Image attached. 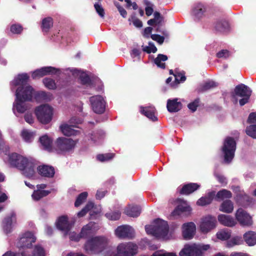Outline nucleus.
<instances>
[{
    "label": "nucleus",
    "instance_id": "nucleus-1",
    "mask_svg": "<svg viewBox=\"0 0 256 256\" xmlns=\"http://www.w3.org/2000/svg\"><path fill=\"white\" fill-rule=\"evenodd\" d=\"M28 76L26 74H18L11 82L12 86H19L16 92V100L13 104V110L24 113L28 108L26 101L30 100L34 94V90L28 83Z\"/></svg>",
    "mask_w": 256,
    "mask_h": 256
},
{
    "label": "nucleus",
    "instance_id": "nucleus-2",
    "mask_svg": "<svg viewBox=\"0 0 256 256\" xmlns=\"http://www.w3.org/2000/svg\"><path fill=\"white\" fill-rule=\"evenodd\" d=\"M8 162L12 166L16 167L22 172L26 177L34 178L35 164L34 162L17 154L14 153L8 156Z\"/></svg>",
    "mask_w": 256,
    "mask_h": 256
},
{
    "label": "nucleus",
    "instance_id": "nucleus-3",
    "mask_svg": "<svg viewBox=\"0 0 256 256\" xmlns=\"http://www.w3.org/2000/svg\"><path fill=\"white\" fill-rule=\"evenodd\" d=\"M108 238L104 236H96L88 239L84 246V249L88 254H99L107 247Z\"/></svg>",
    "mask_w": 256,
    "mask_h": 256
},
{
    "label": "nucleus",
    "instance_id": "nucleus-4",
    "mask_svg": "<svg viewBox=\"0 0 256 256\" xmlns=\"http://www.w3.org/2000/svg\"><path fill=\"white\" fill-rule=\"evenodd\" d=\"M145 230L148 234L156 238H168V226L167 222L162 220H154L152 224L145 226Z\"/></svg>",
    "mask_w": 256,
    "mask_h": 256
},
{
    "label": "nucleus",
    "instance_id": "nucleus-5",
    "mask_svg": "<svg viewBox=\"0 0 256 256\" xmlns=\"http://www.w3.org/2000/svg\"><path fill=\"white\" fill-rule=\"evenodd\" d=\"M236 150V141L231 137H226L222 148V152L225 163L229 164L232 162L234 158Z\"/></svg>",
    "mask_w": 256,
    "mask_h": 256
},
{
    "label": "nucleus",
    "instance_id": "nucleus-6",
    "mask_svg": "<svg viewBox=\"0 0 256 256\" xmlns=\"http://www.w3.org/2000/svg\"><path fill=\"white\" fill-rule=\"evenodd\" d=\"M210 248L209 244H186L180 252V256H202L204 252Z\"/></svg>",
    "mask_w": 256,
    "mask_h": 256
},
{
    "label": "nucleus",
    "instance_id": "nucleus-7",
    "mask_svg": "<svg viewBox=\"0 0 256 256\" xmlns=\"http://www.w3.org/2000/svg\"><path fill=\"white\" fill-rule=\"evenodd\" d=\"M35 114L38 120L40 122L48 124L52 119V108L48 104L41 105L36 108Z\"/></svg>",
    "mask_w": 256,
    "mask_h": 256
},
{
    "label": "nucleus",
    "instance_id": "nucleus-8",
    "mask_svg": "<svg viewBox=\"0 0 256 256\" xmlns=\"http://www.w3.org/2000/svg\"><path fill=\"white\" fill-rule=\"evenodd\" d=\"M76 144V142L70 138H58L56 142V146L58 150L62 152L72 151Z\"/></svg>",
    "mask_w": 256,
    "mask_h": 256
},
{
    "label": "nucleus",
    "instance_id": "nucleus-9",
    "mask_svg": "<svg viewBox=\"0 0 256 256\" xmlns=\"http://www.w3.org/2000/svg\"><path fill=\"white\" fill-rule=\"evenodd\" d=\"M216 220L214 216L208 215L201 218L199 228L201 232L207 234L216 226Z\"/></svg>",
    "mask_w": 256,
    "mask_h": 256
},
{
    "label": "nucleus",
    "instance_id": "nucleus-10",
    "mask_svg": "<svg viewBox=\"0 0 256 256\" xmlns=\"http://www.w3.org/2000/svg\"><path fill=\"white\" fill-rule=\"evenodd\" d=\"M234 93L236 96L242 98L239 100V102L240 104L242 106L248 102L252 94V90L248 86L240 84L236 87Z\"/></svg>",
    "mask_w": 256,
    "mask_h": 256
},
{
    "label": "nucleus",
    "instance_id": "nucleus-11",
    "mask_svg": "<svg viewBox=\"0 0 256 256\" xmlns=\"http://www.w3.org/2000/svg\"><path fill=\"white\" fill-rule=\"evenodd\" d=\"M235 216L237 221L242 226H250L253 224L252 216L242 208L236 210Z\"/></svg>",
    "mask_w": 256,
    "mask_h": 256
},
{
    "label": "nucleus",
    "instance_id": "nucleus-12",
    "mask_svg": "<svg viewBox=\"0 0 256 256\" xmlns=\"http://www.w3.org/2000/svg\"><path fill=\"white\" fill-rule=\"evenodd\" d=\"M36 238L33 233L30 232H24L20 236L18 242L17 243L18 246L20 248H25L24 250L32 248L30 246L32 243L34 242Z\"/></svg>",
    "mask_w": 256,
    "mask_h": 256
},
{
    "label": "nucleus",
    "instance_id": "nucleus-13",
    "mask_svg": "<svg viewBox=\"0 0 256 256\" xmlns=\"http://www.w3.org/2000/svg\"><path fill=\"white\" fill-rule=\"evenodd\" d=\"M90 101L93 111L96 114H102L105 110L106 102L100 96H95L90 98Z\"/></svg>",
    "mask_w": 256,
    "mask_h": 256
},
{
    "label": "nucleus",
    "instance_id": "nucleus-14",
    "mask_svg": "<svg viewBox=\"0 0 256 256\" xmlns=\"http://www.w3.org/2000/svg\"><path fill=\"white\" fill-rule=\"evenodd\" d=\"M116 236L121 239L132 238L134 236V229L128 225L118 226L115 230Z\"/></svg>",
    "mask_w": 256,
    "mask_h": 256
},
{
    "label": "nucleus",
    "instance_id": "nucleus-15",
    "mask_svg": "<svg viewBox=\"0 0 256 256\" xmlns=\"http://www.w3.org/2000/svg\"><path fill=\"white\" fill-rule=\"evenodd\" d=\"M182 236L186 240L192 239L196 232V226L193 222L184 224L182 227Z\"/></svg>",
    "mask_w": 256,
    "mask_h": 256
},
{
    "label": "nucleus",
    "instance_id": "nucleus-16",
    "mask_svg": "<svg viewBox=\"0 0 256 256\" xmlns=\"http://www.w3.org/2000/svg\"><path fill=\"white\" fill-rule=\"evenodd\" d=\"M60 72V70L52 66H44L37 69L32 72V78L36 79L48 74H55Z\"/></svg>",
    "mask_w": 256,
    "mask_h": 256
},
{
    "label": "nucleus",
    "instance_id": "nucleus-17",
    "mask_svg": "<svg viewBox=\"0 0 256 256\" xmlns=\"http://www.w3.org/2000/svg\"><path fill=\"white\" fill-rule=\"evenodd\" d=\"M206 12V6L201 3H197L192 6L191 12L194 20L198 21L204 17Z\"/></svg>",
    "mask_w": 256,
    "mask_h": 256
},
{
    "label": "nucleus",
    "instance_id": "nucleus-18",
    "mask_svg": "<svg viewBox=\"0 0 256 256\" xmlns=\"http://www.w3.org/2000/svg\"><path fill=\"white\" fill-rule=\"evenodd\" d=\"M178 200L180 202V204L172 212V216H180L183 213L190 214L192 208L186 202L180 199H178Z\"/></svg>",
    "mask_w": 256,
    "mask_h": 256
},
{
    "label": "nucleus",
    "instance_id": "nucleus-19",
    "mask_svg": "<svg viewBox=\"0 0 256 256\" xmlns=\"http://www.w3.org/2000/svg\"><path fill=\"white\" fill-rule=\"evenodd\" d=\"M90 212V214L92 218L94 216V214H97L100 212V208L94 206V204L92 202H89L86 206L77 214L78 218H81L84 216L87 212Z\"/></svg>",
    "mask_w": 256,
    "mask_h": 256
},
{
    "label": "nucleus",
    "instance_id": "nucleus-20",
    "mask_svg": "<svg viewBox=\"0 0 256 256\" xmlns=\"http://www.w3.org/2000/svg\"><path fill=\"white\" fill-rule=\"evenodd\" d=\"M16 224V216L14 213H12L10 216L6 217L2 222L4 232L6 234L10 232Z\"/></svg>",
    "mask_w": 256,
    "mask_h": 256
},
{
    "label": "nucleus",
    "instance_id": "nucleus-21",
    "mask_svg": "<svg viewBox=\"0 0 256 256\" xmlns=\"http://www.w3.org/2000/svg\"><path fill=\"white\" fill-rule=\"evenodd\" d=\"M21 256H45L44 249L40 246L37 245L32 248L23 250L21 252Z\"/></svg>",
    "mask_w": 256,
    "mask_h": 256
},
{
    "label": "nucleus",
    "instance_id": "nucleus-22",
    "mask_svg": "<svg viewBox=\"0 0 256 256\" xmlns=\"http://www.w3.org/2000/svg\"><path fill=\"white\" fill-rule=\"evenodd\" d=\"M96 227V224L94 222H90L84 226L80 231V236L81 238H87L97 230Z\"/></svg>",
    "mask_w": 256,
    "mask_h": 256
},
{
    "label": "nucleus",
    "instance_id": "nucleus-23",
    "mask_svg": "<svg viewBox=\"0 0 256 256\" xmlns=\"http://www.w3.org/2000/svg\"><path fill=\"white\" fill-rule=\"evenodd\" d=\"M56 226L58 230L65 232L66 234H67L72 226L66 216L60 217L56 222Z\"/></svg>",
    "mask_w": 256,
    "mask_h": 256
},
{
    "label": "nucleus",
    "instance_id": "nucleus-24",
    "mask_svg": "<svg viewBox=\"0 0 256 256\" xmlns=\"http://www.w3.org/2000/svg\"><path fill=\"white\" fill-rule=\"evenodd\" d=\"M140 111L142 114L146 116L148 118L153 122L157 120L158 118L156 116V109L154 107L150 106H140Z\"/></svg>",
    "mask_w": 256,
    "mask_h": 256
},
{
    "label": "nucleus",
    "instance_id": "nucleus-25",
    "mask_svg": "<svg viewBox=\"0 0 256 256\" xmlns=\"http://www.w3.org/2000/svg\"><path fill=\"white\" fill-rule=\"evenodd\" d=\"M72 72L74 76L78 78L82 84L91 86L90 80L86 72L76 69L73 70Z\"/></svg>",
    "mask_w": 256,
    "mask_h": 256
},
{
    "label": "nucleus",
    "instance_id": "nucleus-26",
    "mask_svg": "<svg viewBox=\"0 0 256 256\" xmlns=\"http://www.w3.org/2000/svg\"><path fill=\"white\" fill-rule=\"evenodd\" d=\"M218 220L222 225L226 226H234L236 224V222L231 216L224 214L218 216Z\"/></svg>",
    "mask_w": 256,
    "mask_h": 256
},
{
    "label": "nucleus",
    "instance_id": "nucleus-27",
    "mask_svg": "<svg viewBox=\"0 0 256 256\" xmlns=\"http://www.w3.org/2000/svg\"><path fill=\"white\" fill-rule=\"evenodd\" d=\"M40 175L44 177L52 178L54 176V170L53 167L47 165H42L38 168Z\"/></svg>",
    "mask_w": 256,
    "mask_h": 256
},
{
    "label": "nucleus",
    "instance_id": "nucleus-28",
    "mask_svg": "<svg viewBox=\"0 0 256 256\" xmlns=\"http://www.w3.org/2000/svg\"><path fill=\"white\" fill-rule=\"evenodd\" d=\"M182 104L178 101V98L168 100L167 101L166 108L170 112H177L182 108Z\"/></svg>",
    "mask_w": 256,
    "mask_h": 256
},
{
    "label": "nucleus",
    "instance_id": "nucleus-29",
    "mask_svg": "<svg viewBox=\"0 0 256 256\" xmlns=\"http://www.w3.org/2000/svg\"><path fill=\"white\" fill-rule=\"evenodd\" d=\"M60 128L62 134L67 136H76L80 133L79 130L74 129V126L72 125L62 124Z\"/></svg>",
    "mask_w": 256,
    "mask_h": 256
},
{
    "label": "nucleus",
    "instance_id": "nucleus-30",
    "mask_svg": "<svg viewBox=\"0 0 256 256\" xmlns=\"http://www.w3.org/2000/svg\"><path fill=\"white\" fill-rule=\"evenodd\" d=\"M215 196V192L212 191L208 193L205 196L202 197L197 201V204L199 206H204L210 204Z\"/></svg>",
    "mask_w": 256,
    "mask_h": 256
},
{
    "label": "nucleus",
    "instance_id": "nucleus-31",
    "mask_svg": "<svg viewBox=\"0 0 256 256\" xmlns=\"http://www.w3.org/2000/svg\"><path fill=\"white\" fill-rule=\"evenodd\" d=\"M244 238L246 244L249 246H254L256 244V232L253 231H248L244 234Z\"/></svg>",
    "mask_w": 256,
    "mask_h": 256
},
{
    "label": "nucleus",
    "instance_id": "nucleus-32",
    "mask_svg": "<svg viewBox=\"0 0 256 256\" xmlns=\"http://www.w3.org/2000/svg\"><path fill=\"white\" fill-rule=\"evenodd\" d=\"M200 187V186L196 183H190L183 186L180 192L183 194H189Z\"/></svg>",
    "mask_w": 256,
    "mask_h": 256
},
{
    "label": "nucleus",
    "instance_id": "nucleus-33",
    "mask_svg": "<svg viewBox=\"0 0 256 256\" xmlns=\"http://www.w3.org/2000/svg\"><path fill=\"white\" fill-rule=\"evenodd\" d=\"M141 212L140 208L139 206H128L125 210V214L131 217L138 216Z\"/></svg>",
    "mask_w": 256,
    "mask_h": 256
},
{
    "label": "nucleus",
    "instance_id": "nucleus-34",
    "mask_svg": "<svg viewBox=\"0 0 256 256\" xmlns=\"http://www.w3.org/2000/svg\"><path fill=\"white\" fill-rule=\"evenodd\" d=\"M36 98L39 101L49 102L53 99V96L50 92L41 91L36 94Z\"/></svg>",
    "mask_w": 256,
    "mask_h": 256
},
{
    "label": "nucleus",
    "instance_id": "nucleus-35",
    "mask_svg": "<svg viewBox=\"0 0 256 256\" xmlns=\"http://www.w3.org/2000/svg\"><path fill=\"white\" fill-rule=\"evenodd\" d=\"M53 19L51 17H47L42 19L41 28L44 32H47L53 26Z\"/></svg>",
    "mask_w": 256,
    "mask_h": 256
},
{
    "label": "nucleus",
    "instance_id": "nucleus-36",
    "mask_svg": "<svg viewBox=\"0 0 256 256\" xmlns=\"http://www.w3.org/2000/svg\"><path fill=\"white\" fill-rule=\"evenodd\" d=\"M234 210V205L230 200H226L221 204L220 210L226 213H231Z\"/></svg>",
    "mask_w": 256,
    "mask_h": 256
},
{
    "label": "nucleus",
    "instance_id": "nucleus-37",
    "mask_svg": "<svg viewBox=\"0 0 256 256\" xmlns=\"http://www.w3.org/2000/svg\"><path fill=\"white\" fill-rule=\"evenodd\" d=\"M168 60V56L162 54H158L154 59V62L160 68H165V62Z\"/></svg>",
    "mask_w": 256,
    "mask_h": 256
},
{
    "label": "nucleus",
    "instance_id": "nucleus-38",
    "mask_svg": "<svg viewBox=\"0 0 256 256\" xmlns=\"http://www.w3.org/2000/svg\"><path fill=\"white\" fill-rule=\"evenodd\" d=\"M214 28L217 31L226 32L228 30L229 24L226 20H218L216 23Z\"/></svg>",
    "mask_w": 256,
    "mask_h": 256
},
{
    "label": "nucleus",
    "instance_id": "nucleus-39",
    "mask_svg": "<svg viewBox=\"0 0 256 256\" xmlns=\"http://www.w3.org/2000/svg\"><path fill=\"white\" fill-rule=\"evenodd\" d=\"M104 136V132L102 130H98L92 134L91 139L94 142L99 144L103 140Z\"/></svg>",
    "mask_w": 256,
    "mask_h": 256
},
{
    "label": "nucleus",
    "instance_id": "nucleus-40",
    "mask_svg": "<svg viewBox=\"0 0 256 256\" xmlns=\"http://www.w3.org/2000/svg\"><path fill=\"white\" fill-rule=\"evenodd\" d=\"M50 193V191L46 190H36L32 194V198L35 200H38L43 197L46 196Z\"/></svg>",
    "mask_w": 256,
    "mask_h": 256
},
{
    "label": "nucleus",
    "instance_id": "nucleus-41",
    "mask_svg": "<svg viewBox=\"0 0 256 256\" xmlns=\"http://www.w3.org/2000/svg\"><path fill=\"white\" fill-rule=\"evenodd\" d=\"M230 230L228 229L220 230L216 234V238L222 240H228L230 237Z\"/></svg>",
    "mask_w": 256,
    "mask_h": 256
},
{
    "label": "nucleus",
    "instance_id": "nucleus-42",
    "mask_svg": "<svg viewBox=\"0 0 256 256\" xmlns=\"http://www.w3.org/2000/svg\"><path fill=\"white\" fill-rule=\"evenodd\" d=\"M40 142L44 148L49 150L52 146V140L47 135H44L40 138Z\"/></svg>",
    "mask_w": 256,
    "mask_h": 256
},
{
    "label": "nucleus",
    "instance_id": "nucleus-43",
    "mask_svg": "<svg viewBox=\"0 0 256 256\" xmlns=\"http://www.w3.org/2000/svg\"><path fill=\"white\" fill-rule=\"evenodd\" d=\"M232 196V192L226 190L224 189L219 191L216 196V200H220L224 198H230Z\"/></svg>",
    "mask_w": 256,
    "mask_h": 256
},
{
    "label": "nucleus",
    "instance_id": "nucleus-44",
    "mask_svg": "<svg viewBox=\"0 0 256 256\" xmlns=\"http://www.w3.org/2000/svg\"><path fill=\"white\" fill-rule=\"evenodd\" d=\"M22 136L24 140L28 142H31L34 138V133L28 130H24L22 132Z\"/></svg>",
    "mask_w": 256,
    "mask_h": 256
},
{
    "label": "nucleus",
    "instance_id": "nucleus-45",
    "mask_svg": "<svg viewBox=\"0 0 256 256\" xmlns=\"http://www.w3.org/2000/svg\"><path fill=\"white\" fill-rule=\"evenodd\" d=\"M242 238L238 236H236L232 238L226 242L227 247H232L236 245H238L242 244Z\"/></svg>",
    "mask_w": 256,
    "mask_h": 256
},
{
    "label": "nucleus",
    "instance_id": "nucleus-46",
    "mask_svg": "<svg viewBox=\"0 0 256 256\" xmlns=\"http://www.w3.org/2000/svg\"><path fill=\"white\" fill-rule=\"evenodd\" d=\"M42 82L44 86L49 90H55L56 88L55 81L50 78H44Z\"/></svg>",
    "mask_w": 256,
    "mask_h": 256
},
{
    "label": "nucleus",
    "instance_id": "nucleus-47",
    "mask_svg": "<svg viewBox=\"0 0 256 256\" xmlns=\"http://www.w3.org/2000/svg\"><path fill=\"white\" fill-rule=\"evenodd\" d=\"M88 195V192H86L80 194L77 197L76 200L75 202V206L78 207L80 206L86 199Z\"/></svg>",
    "mask_w": 256,
    "mask_h": 256
},
{
    "label": "nucleus",
    "instance_id": "nucleus-48",
    "mask_svg": "<svg viewBox=\"0 0 256 256\" xmlns=\"http://www.w3.org/2000/svg\"><path fill=\"white\" fill-rule=\"evenodd\" d=\"M246 132L248 136L256 139V125L252 124L247 126L246 129Z\"/></svg>",
    "mask_w": 256,
    "mask_h": 256
},
{
    "label": "nucleus",
    "instance_id": "nucleus-49",
    "mask_svg": "<svg viewBox=\"0 0 256 256\" xmlns=\"http://www.w3.org/2000/svg\"><path fill=\"white\" fill-rule=\"evenodd\" d=\"M121 213L118 210L106 214L105 216L110 220H116L120 218Z\"/></svg>",
    "mask_w": 256,
    "mask_h": 256
},
{
    "label": "nucleus",
    "instance_id": "nucleus-50",
    "mask_svg": "<svg viewBox=\"0 0 256 256\" xmlns=\"http://www.w3.org/2000/svg\"><path fill=\"white\" fill-rule=\"evenodd\" d=\"M114 156L113 154H100L96 156V158L100 162H104L111 160Z\"/></svg>",
    "mask_w": 256,
    "mask_h": 256
},
{
    "label": "nucleus",
    "instance_id": "nucleus-51",
    "mask_svg": "<svg viewBox=\"0 0 256 256\" xmlns=\"http://www.w3.org/2000/svg\"><path fill=\"white\" fill-rule=\"evenodd\" d=\"M184 74H185L183 71L182 72H178L177 71H176L174 74L175 78V80L178 83L184 82L186 80Z\"/></svg>",
    "mask_w": 256,
    "mask_h": 256
},
{
    "label": "nucleus",
    "instance_id": "nucleus-52",
    "mask_svg": "<svg viewBox=\"0 0 256 256\" xmlns=\"http://www.w3.org/2000/svg\"><path fill=\"white\" fill-rule=\"evenodd\" d=\"M142 50L148 54L155 53L157 51V48L152 42H149L148 46H144Z\"/></svg>",
    "mask_w": 256,
    "mask_h": 256
},
{
    "label": "nucleus",
    "instance_id": "nucleus-53",
    "mask_svg": "<svg viewBox=\"0 0 256 256\" xmlns=\"http://www.w3.org/2000/svg\"><path fill=\"white\" fill-rule=\"evenodd\" d=\"M144 4L146 5V14L148 16H150L154 12L153 4L148 0H144Z\"/></svg>",
    "mask_w": 256,
    "mask_h": 256
},
{
    "label": "nucleus",
    "instance_id": "nucleus-54",
    "mask_svg": "<svg viewBox=\"0 0 256 256\" xmlns=\"http://www.w3.org/2000/svg\"><path fill=\"white\" fill-rule=\"evenodd\" d=\"M128 20L132 22L133 24L136 28H142V22L139 19L137 18L134 14H132L129 18Z\"/></svg>",
    "mask_w": 256,
    "mask_h": 256
},
{
    "label": "nucleus",
    "instance_id": "nucleus-55",
    "mask_svg": "<svg viewBox=\"0 0 256 256\" xmlns=\"http://www.w3.org/2000/svg\"><path fill=\"white\" fill-rule=\"evenodd\" d=\"M94 8L100 16V17L103 18L104 16L105 12L104 9L102 7V5L98 2H96L94 4Z\"/></svg>",
    "mask_w": 256,
    "mask_h": 256
},
{
    "label": "nucleus",
    "instance_id": "nucleus-56",
    "mask_svg": "<svg viewBox=\"0 0 256 256\" xmlns=\"http://www.w3.org/2000/svg\"><path fill=\"white\" fill-rule=\"evenodd\" d=\"M152 256H176V254L174 252H169L162 250L155 252Z\"/></svg>",
    "mask_w": 256,
    "mask_h": 256
},
{
    "label": "nucleus",
    "instance_id": "nucleus-57",
    "mask_svg": "<svg viewBox=\"0 0 256 256\" xmlns=\"http://www.w3.org/2000/svg\"><path fill=\"white\" fill-rule=\"evenodd\" d=\"M150 38L152 40L156 41L160 44H163L164 40V36H160L156 34H151Z\"/></svg>",
    "mask_w": 256,
    "mask_h": 256
},
{
    "label": "nucleus",
    "instance_id": "nucleus-58",
    "mask_svg": "<svg viewBox=\"0 0 256 256\" xmlns=\"http://www.w3.org/2000/svg\"><path fill=\"white\" fill-rule=\"evenodd\" d=\"M216 56L218 58H226L230 56V52L226 50H222L218 52Z\"/></svg>",
    "mask_w": 256,
    "mask_h": 256
},
{
    "label": "nucleus",
    "instance_id": "nucleus-59",
    "mask_svg": "<svg viewBox=\"0 0 256 256\" xmlns=\"http://www.w3.org/2000/svg\"><path fill=\"white\" fill-rule=\"evenodd\" d=\"M22 30V27L18 24H13L11 26L10 31L14 34H20Z\"/></svg>",
    "mask_w": 256,
    "mask_h": 256
},
{
    "label": "nucleus",
    "instance_id": "nucleus-60",
    "mask_svg": "<svg viewBox=\"0 0 256 256\" xmlns=\"http://www.w3.org/2000/svg\"><path fill=\"white\" fill-rule=\"evenodd\" d=\"M199 102L198 100H196L190 103L188 106L190 110L192 112H194L196 110L197 107L198 106Z\"/></svg>",
    "mask_w": 256,
    "mask_h": 256
},
{
    "label": "nucleus",
    "instance_id": "nucleus-61",
    "mask_svg": "<svg viewBox=\"0 0 256 256\" xmlns=\"http://www.w3.org/2000/svg\"><path fill=\"white\" fill-rule=\"evenodd\" d=\"M154 18L153 20L156 22V24L159 26L162 21V18L161 16L160 12H156L154 14Z\"/></svg>",
    "mask_w": 256,
    "mask_h": 256
},
{
    "label": "nucleus",
    "instance_id": "nucleus-62",
    "mask_svg": "<svg viewBox=\"0 0 256 256\" xmlns=\"http://www.w3.org/2000/svg\"><path fill=\"white\" fill-rule=\"evenodd\" d=\"M216 86L215 82L214 81H208L204 83L203 86L204 90H208Z\"/></svg>",
    "mask_w": 256,
    "mask_h": 256
},
{
    "label": "nucleus",
    "instance_id": "nucleus-63",
    "mask_svg": "<svg viewBox=\"0 0 256 256\" xmlns=\"http://www.w3.org/2000/svg\"><path fill=\"white\" fill-rule=\"evenodd\" d=\"M70 239L71 240L78 242L81 238L80 234H77L75 232H71L69 234Z\"/></svg>",
    "mask_w": 256,
    "mask_h": 256
},
{
    "label": "nucleus",
    "instance_id": "nucleus-64",
    "mask_svg": "<svg viewBox=\"0 0 256 256\" xmlns=\"http://www.w3.org/2000/svg\"><path fill=\"white\" fill-rule=\"evenodd\" d=\"M248 122L250 124L256 123V112H252L250 114Z\"/></svg>",
    "mask_w": 256,
    "mask_h": 256
}]
</instances>
